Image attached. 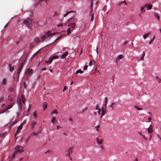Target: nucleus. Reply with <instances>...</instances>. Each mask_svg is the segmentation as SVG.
<instances>
[{
    "mask_svg": "<svg viewBox=\"0 0 161 161\" xmlns=\"http://www.w3.org/2000/svg\"><path fill=\"white\" fill-rule=\"evenodd\" d=\"M34 22V21L33 19H26L24 20L23 23H24L29 28L31 29V25L32 24V23Z\"/></svg>",
    "mask_w": 161,
    "mask_h": 161,
    "instance_id": "f257e3e1",
    "label": "nucleus"
},
{
    "mask_svg": "<svg viewBox=\"0 0 161 161\" xmlns=\"http://www.w3.org/2000/svg\"><path fill=\"white\" fill-rule=\"evenodd\" d=\"M15 154H16L17 153H22L24 150L23 149V148L20 146H17L15 148Z\"/></svg>",
    "mask_w": 161,
    "mask_h": 161,
    "instance_id": "f03ea898",
    "label": "nucleus"
},
{
    "mask_svg": "<svg viewBox=\"0 0 161 161\" xmlns=\"http://www.w3.org/2000/svg\"><path fill=\"white\" fill-rule=\"evenodd\" d=\"M72 20L73 22L74 21V18H71L67 20L68 22L69 23L68 25L70 26L71 27L74 28L75 27V24L74 23H71V20Z\"/></svg>",
    "mask_w": 161,
    "mask_h": 161,
    "instance_id": "7ed1b4c3",
    "label": "nucleus"
},
{
    "mask_svg": "<svg viewBox=\"0 0 161 161\" xmlns=\"http://www.w3.org/2000/svg\"><path fill=\"white\" fill-rule=\"evenodd\" d=\"M24 63H21L19 67L18 70H17V74H18V80H19V74L20 73L22 69V68L23 66Z\"/></svg>",
    "mask_w": 161,
    "mask_h": 161,
    "instance_id": "20e7f679",
    "label": "nucleus"
},
{
    "mask_svg": "<svg viewBox=\"0 0 161 161\" xmlns=\"http://www.w3.org/2000/svg\"><path fill=\"white\" fill-rule=\"evenodd\" d=\"M24 124V122H23L19 125V126H18L17 128L16 132L14 134L15 136H16L17 134L20 131V130L22 128H23V125Z\"/></svg>",
    "mask_w": 161,
    "mask_h": 161,
    "instance_id": "39448f33",
    "label": "nucleus"
},
{
    "mask_svg": "<svg viewBox=\"0 0 161 161\" xmlns=\"http://www.w3.org/2000/svg\"><path fill=\"white\" fill-rule=\"evenodd\" d=\"M72 148L70 147L66 151L67 153L66 155L68 157H69L70 159L71 160L72 159L70 157V154L72 153Z\"/></svg>",
    "mask_w": 161,
    "mask_h": 161,
    "instance_id": "423d86ee",
    "label": "nucleus"
},
{
    "mask_svg": "<svg viewBox=\"0 0 161 161\" xmlns=\"http://www.w3.org/2000/svg\"><path fill=\"white\" fill-rule=\"evenodd\" d=\"M103 139H100L99 138H96L97 143V144L99 145H101L103 144Z\"/></svg>",
    "mask_w": 161,
    "mask_h": 161,
    "instance_id": "0eeeda50",
    "label": "nucleus"
},
{
    "mask_svg": "<svg viewBox=\"0 0 161 161\" xmlns=\"http://www.w3.org/2000/svg\"><path fill=\"white\" fill-rule=\"evenodd\" d=\"M153 5L151 4H148L147 3H146L145 5V7L147 8V10H150L151 9Z\"/></svg>",
    "mask_w": 161,
    "mask_h": 161,
    "instance_id": "6e6552de",
    "label": "nucleus"
},
{
    "mask_svg": "<svg viewBox=\"0 0 161 161\" xmlns=\"http://www.w3.org/2000/svg\"><path fill=\"white\" fill-rule=\"evenodd\" d=\"M47 103L46 102H44L43 103L42 107L44 111H45L46 109L47 108Z\"/></svg>",
    "mask_w": 161,
    "mask_h": 161,
    "instance_id": "1a4fd4ad",
    "label": "nucleus"
},
{
    "mask_svg": "<svg viewBox=\"0 0 161 161\" xmlns=\"http://www.w3.org/2000/svg\"><path fill=\"white\" fill-rule=\"evenodd\" d=\"M15 89V87H11L8 88V91L11 93L14 92Z\"/></svg>",
    "mask_w": 161,
    "mask_h": 161,
    "instance_id": "9d476101",
    "label": "nucleus"
},
{
    "mask_svg": "<svg viewBox=\"0 0 161 161\" xmlns=\"http://www.w3.org/2000/svg\"><path fill=\"white\" fill-rule=\"evenodd\" d=\"M18 106H19V109L21 110L22 108V103H21V101L20 99L18 101Z\"/></svg>",
    "mask_w": 161,
    "mask_h": 161,
    "instance_id": "9b49d317",
    "label": "nucleus"
},
{
    "mask_svg": "<svg viewBox=\"0 0 161 161\" xmlns=\"http://www.w3.org/2000/svg\"><path fill=\"white\" fill-rule=\"evenodd\" d=\"M8 67H9V70L10 71H14V68L13 66H12V65L11 64H8Z\"/></svg>",
    "mask_w": 161,
    "mask_h": 161,
    "instance_id": "f8f14e48",
    "label": "nucleus"
},
{
    "mask_svg": "<svg viewBox=\"0 0 161 161\" xmlns=\"http://www.w3.org/2000/svg\"><path fill=\"white\" fill-rule=\"evenodd\" d=\"M68 54V52H66L64 53H63V54L61 56V58L62 59L64 58Z\"/></svg>",
    "mask_w": 161,
    "mask_h": 161,
    "instance_id": "ddd939ff",
    "label": "nucleus"
},
{
    "mask_svg": "<svg viewBox=\"0 0 161 161\" xmlns=\"http://www.w3.org/2000/svg\"><path fill=\"white\" fill-rule=\"evenodd\" d=\"M34 41L36 44L39 43L40 41L39 38L38 37L36 38L34 40Z\"/></svg>",
    "mask_w": 161,
    "mask_h": 161,
    "instance_id": "4468645a",
    "label": "nucleus"
},
{
    "mask_svg": "<svg viewBox=\"0 0 161 161\" xmlns=\"http://www.w3.org/2000/svg\"><path fill=\"white\" fill-rule=\"evenodd\" d=\"M36 122L35 121H33L32 122L31 125V129L33 130L34 129V125L36 124Z\"/></svg>",
    "mask_w": 161,
    "mask_h": 161,
    "instance_id": "2eb2a0df",
    "label": "nucleus"
},
{
    "mask_svg": "<svg viewBox=\"0 0 161 161\" xmlns=\"http://www.w3.org/2000/svg\"><path fill=\"white\" fill-rule=\"evenodd\" d=\"M52 62V59L50 58L48 60H46L45 61V62L46 64H51Z\"/></svg>",
    "mask_w": 161,
    "mask_h": 161,
    "instance_id": "dca6fc26",
    "label": "nucleus"
},
{
    "mask_svg": "<svg viewBox=\"0 0 161 161\" xmlns=\"http://www.w3.org/2000/svg\"><path fill=\"white\" fill-rule=\"evenodd\" d=\"M148 132L150 134H151L152 133V129L151 127V125L149 126V127L147 129Z\"/></svg>",
    "mask_w": 161,
    "mask_h": 161,
    "instance_id": "f3484780",
    "label": "nucleus"
},
{
    "mask_svg": "<svg viewBox=\"0 0 161 161\" xmlns=\"http://www.w3.org/2000/svg\"><path fill=\"white\" fill-rule=\"evenodd\" d=\"M71 12H73V13H75V11H69V12H66V13L64 15V17H66L70 13H71Z\"/></svg>",
    "mask_w": 161,
    "mask_h": 161,
    "instance_id": "a211bd4d",
    "label": "nucleus"
},
{
    "mask_svg": "<svg viewBox=\"0 0 161 161\" xmlns=\"http://www.w3.org/2000/svg\"><path fill=\"white\" fill-rule=\"evenodd\" d=\"M50 58L51 59H52V60H53L54 59H58V57L57 55H55L51 57Z\"/></svg>",
    "mask_w": 161,
    "mask_h": 161,
    "instance_id": "6ab92c4d",
    "label": "nucleus"
},
{
    "mask_svg": "<svg viewBox=\"0 0 161 161\" xmlns=\"http://www.w3.org/2000/svg\"><path fill=\"white\" fill-rule=\"evenodd\" d=\"M51 32V31H45V33L46 34V35L48 37H49L50 36H51V35H50Z\"/></svg>",
    "mask_w": 161,
    "mask_h": 161,
    "instance_id": "aec40b11",
    "label": "nucleus"
},
{
    "mask_svg": "<svg viewBox=\"0 0 161 161\" xmlns=\"http://www.w3.org/2000/svg\"><path fill=\"white\" fill-rule=\"evenodd\" d=\"M150 33H147L145 34L143 36L144 39H145L148 36L150 35Z\"/></svg>",
    "mask_w": 161,
    "mask_h": 161,
    "instance_id": "412c9836",
    "label": "nucleus"
},
{
    "mask_svg": "<svg viewBox=\"0 0 161 161\" xmlns=\"http://www.w3.org/2000/svg\"><path fill=\"white\" fill-rule=\"evenodd\" d=\"M90 11H91L90 10ZM92 11L91 13V12H90V16L91 15V20L92 21H93V19H94V14H92Z\"/></svg>",
    "mask_w": 161,
    "mask_h": 161,
    "instance_id": "4be33fe9",
    "label": "nucleus"
},
{
    "mask_svg": "<svg viewBox=\"0 0 161 161\" xmlns=\"http://www.w3.org/2000/svg\"><path fill=\"white\" fill-rule=\"evenodd\" d=\"M7 83V80L6 79L4 78L3 79L2 82V84L3 85H6Z\"/></svg>",
    "mask_w": 161,
    "mask_h": 161,
    "instance_id": "5701e85b",
    "label": "nucleus"
},
{
    "mask_svg": "<svg viewBox=\"0 0 161 161\" xmlns=\"http://www.w3.org/2000/svg\"><path fill=\"white\" fill-rule=\"evenodd\" d=\"M32 69H27V73L28 74L30 75L32 72Z\"/></svg>",
    "mask_w": 161,
    "mask_h": 161,
    "instance_id": "b1692460",
    "label": "nucleus"
},
{
    "mask_svg": "<svg viewBox=\"0 0 161 161\" xmlns=\"http://www.w3.org/2000/svg\"><path fill=\"white\" fill-rule=\"evenodd\" d=\"M155 79L159 83H160L161 82V79L159 78L158 76H156L155 77Z\"/></svg>",
    "mask_w": 161,
    "mask_h": 161,
    "instance_id": "393cba45",
    "label": "nucleus"
},
{
    "mask_svg": "<svg viewBox=\"0 0 161 161\" xmlns=\"http://www.w3.org/2000/svg\"><path fill=\"white\" fill-rule=\"evenodd\" d=\"M46 36L45 35H43L41 38V41H43L46 40Z\"/></svg>",
    "mask_w": 161,
    "mask_h": 161,
    "instance_id": "a878e982",
    "label": "nucleus"
},
{
    "mask_svg": "<svg viewBox=\"0 0 161 161\" xmlns=\"http://www.w3.org/2000/svg\"><path fill=\"white\" fill-rule=\"evenodd\" d=\"M123 58V55L121 54H120L118 56L117 58H116V60H119V59H121Z\"/></svg>",
    "mask_w": 161,
    "mask_h": 161,
    "instance_id": "bb28decb",
    "label": "nucleus"
},
{
    "mask_svg": "<svg viewBox=\"0 0 161 161\" xmlns=\"http://www.w3.org/2000/svg\"><path fill=\"white\" fill-rule=\"evenodd\" d=\"M83 72V71H82L80 69L77 70L75 72V74H77L78 73H82Z\"/></svg>",
    "mask_w": 161,
    "mask_h": 161,
    "instance_id": "cd10ccee",
    "label": "nucleus"
},
{
    "mask_svg": "<svg viewBox=\"0 0 161 161\" xmlns=\"http://www.w3.org/2000/svg\"><path fill=\"white\" fill-rule=\"evenodd\" d=\"M145 55V53L143 52L142 54V56L140 60L141 61H144V57Z\"/></svg>",
    "mask_w": 161,
    "mask_h": 161,
    "instance_id": "c85d7f7f",
    "label": "nucleus"
},
{
    "mask_svg": "<svg viewBox=\"0 0 161 161\" xmlns=\"http://www.w3.org/2000/svg\"><path fill=\"white\" fill-rule=\"evenodd\" d=\"M154 15L157 19L158 20H159V14L156 13H155L154 14Z\"/></svg>",
    "mask_w": 161,
    "mask_h": 161,
    "instance_id": "c756f323",
    "label": "nucleus"
},
{
    "mask_svg": "<svg viewBox=\"0 0 161 161\" xmlns=\"http://www.w3.org/2000/svg\"><path fill=\"white\" fill-rule=\"evenodd\" d=\"M14 103H12L11 104L9 105L8 107L7 108L8 109H9L11 108L14 105Z\"/></svg>",
    "mask_w": 161,
    "mask_h": 161,
    "instance_id": "7c9ffc66",
    "label": "nucleus"
},
{
    "mask_svg": "<svg viewBox=\"0 0 161 161\" xmlns=\"http://www.w3.org/2000/svg\"><path fill=\"white\" fill-rule=\"evenodd\" d=\"M58 113L57 111L55 110H53L52 112L51 113V114H57Z\"/></svg>",
    "mask_w": 161,
    "mask_h": 161,
    "instance_id": "2f4dec72",
    "label": "nucleus"
},
{
    "mask_svg": "<svg viewBox=\"0 0 161 161\" xmlns=\"http://www.w3.org/2000/svg\"><path fill=\"white\" fill-rule=\"evenodd\" d=\"M102 113L100 116V119H102L103 117V116L105 114V111H104L103 110L102 111Z\"/></svg>",
    "mask_w": 161,
    "mask_h": 161,
    "instance_id": "473e14b6",
    "label": "nucleus"
},
{
    "mask_svg": "<svg viewBox=\"0 0 161 161\" xmlns=\"http://www.w3.org/2000/svg\"><path fill=\"white\" fill-rule=\"evenodd\" d=\"M67 34L69 35L71 33V30L70 28H69L67 29Z\"/></svg>",
    "mask_w": 161,
    "mask_h": 161,
    "instance_id": "72a5a7b5",
    "label": "nucleus"
},
{
    "mask_svg": "<svg viewBox=\"0 0 161 161\" xmlns=\"http://www.w3.org/2000/svg\"><path fill=\"white\" fill-rule=\"evenodd\" d=\"M134 107L137 110H142V108H139V107L135 105Z\"/></svg>",
    "mask_w": 161,
    "mask_h": 161,
    "instance_id": "f704fd0d",
    "label": "nucleus"
},
{
    "mask_svg": "<svg viewBox=\"0 0 161 161\" xmlns=\"http://www.w3.org/2000/svg\"><path fill=\"white\" fill-rule=\"evenodd\" d=\"M107 106L104 105V106L102 108V111L103 110L104 111L106 109Z\"/></svg>",
    "mask_w": 161,
    "mask_h": 161,
    "instance_id": "c9c22d12",
    "label": "nucleus"
},
{
    "mask_svg": "<svg viewBox=\"0 0 161 161\" xmlns=\"http://www.w3.org/2000/svg\"><path fill=\"white\" fill-rule=\"evenodd\" d=\"M33 115L35 117V119H36L37 118V115H36V112L35 111L33 114Z\"/></svg>",
    "mask_w": 161,
    "mask_h": 161,
    "instance_id": "e433bc0d",
    "label": "nucleus"
},
{
    "mask_svg": "<svg viewBox=\"0 0 161 161\" xmlns=\"http://www.w3.org/2000/svg\"><path fill=\"white\" fill-rule=\"evenodd\" d=\"M21 99H22V102H23V103H25V98H24V96L23 95H22L21 96Z\"/></svg>",
    "mask_w": 161,
    "mask_h": 161,
    "instance_id": "4c0bfd02",
    "label": "nucleus"
},
{
    "mask_svg": "<svg viewBox=\"0 0 161 161\" xmlns=\"http://www.w3.org/2000/svg\"><path fill=\"white\" fill-rule=\"evenodd\" d=\"M107 101H108L107 98V97H106L105 98V103L104 104V105H105V106H107Z\"/></svg>",
    "mask_w": 161,
    "mask_h": 161,
    "instance_id": "58836bf2",
    "label": "nucleus"
},
{
    "mask_svg": "<svg viewBox=\"0 0 161 161\" xmlns=\"http://www.w3.org/2000/svg\"><path fill=\"white\" fill-rule=\"evenodd\" d=\"M8 110V108H6L4 110H3L1 112V114H3L4 112H6Z\"/></svg>",
    "mask_w": 161,
    "mask_h": 161,
    "instance_id": "ea45409f",
    "label": "nucleus"
},
{
    "mask_svg": "<svg viewBox=\"0 0 161 161\" xmlns=\"http://www.w3.org/2000/svg\"><path fill=\"white\" fill-rule=\"evenodd\" d=\"M115 105V103H113L110 106V107L111 108L113 109H114V108H113V106Z\"/></svg>",
    "mask_w": 161,
    "mask_h": 161,
    "instance_id": "a19ab883",
    "label": "nucleus"
},
{
    "mask_svg": "<svg viewBox=\"0 0 161 161\" xmlns=\"http://www.w3.org/2000/svg\"><path fill=\"white\" fill-rule=\"evenodd\" d=\"M145 6L144 7H142L141 8V10L142 11H143L144 12H145V10H144Z\"/></svg>",
    "mask_w": 161,
    "mask_h": 161,
    "instance_id": "79ce46f5",
    "label": "nucleus"
},
{
    "mask_svg": "<svg viewBox=\"0 0 161 161\" xmlns=\"http://www.w3.org/2000/svg\"><path fill=\"white\" fill-rule=\"evenodd\" d=\"M155 36H153V38L149 42V44H151V43L153 42V41H154V39L155 38Z\"/></svg>",
    "mask_w": 161,
    "mask_h": 161,
    "instance_id": "37998d69",
    "label": "nucleus"
},
{
    "mask_svg": "<svg viewBox=\"0 0 161 161\" xmlns=\"http://www.w3.org/2000/svg\"><path fill=\"white\" fill-rule=\"evenodd\" d=\"M87 67H88L87 65H85V66H84V68H83V70H86L87 69Z\"/></svg>",
    "mask_w": 161,
    "mask_h": 161,
    "instance_id": "c03bdc74",
    "label": "nucleus"
},
{
    "mask_svg": "<svg viewBox=\"0 0 161 161\" xmlns=\"http://www.w3.org/2000/svg\"><path fill=\"white\" fill-rule=\"evenodd\" d=\"M55 117H53L52 118V119L51 122L53 123H54V121L55 120Z\"/></svg>",
    "mask_w": 161,
    "mask_h": 161,
    "instance_id": "a18cd8bd",
    "label": "nucleus"
},
{
    "mask_svg": "<svg viewBox=\"0 0 161 161\" xmlns=\"http://www.w3.org/2000/svg\"><path fill=\"white\" fill-rule=\"evenodd\" d=\"M34 47V45L33 44H31L30 45V49H31L33 48Z\"/></svg>",
    "mask_w": 161,
    "mask_h": 161,
    "instance_id": "49530a36",
    "label": "nucleus"
},
{
    "mask_svg": "<svg viewBox=\"0 0 161 161\" xmlns=\"http://www.w3.org/2000/svg\"><path fill=\"white\" fill-rule=\"evenodd\" d=\"M66 89H67V87L66 86H64V88H63V92H64V91L66 90Z\"/></svg>",
    "mask_w": 161,
    "mask_h": 161,
    "instance_id": "de8ad7c7",
    "label": "nucleus"
},
{
    "mask_svg": "<svg viewBox=\"0 0 161 161\" xmlns=\"http://www.w3.org/2000/svg\"><path fill=\"white\" fill-rule=\"evenodd\" d=\"M37 134V133H36L35 132H34L32 133V135H33L34 136H35Z\"/></svg>",
    "mask_w": 161,
    "mask_h": 161,
    "instance_id": "09e8293b",
    "label": "nucleus"
},
{
    "mask_svg": "<svg viewBox=\"0 0 161 161\" xmlns=\"http://www.w3.org/2000/svg\"><path fill=\"white\" fill-rule=\"evenodd\" d=\"M100 125H98L96 127V129L97 130H99V129H98V128L99 127Z\"/></svg>",
    "mask_w": 161,
    "mask_h": 161,
    "instance_id": "8fccbe9b",
    "label": "nucleus"
},
{
    "mask_svg": "<svg viewBox=\"0 0 161 161\" xmlns=\"http://www.w3.org/2000/svg\"><path fill=\"white\" fill-rule=\"evenodd\" d=\"M56 34V32H54V33L51 34L50 35H51V36H54Z\"/></svg>",
    "mask_w": 161,
    "mask_h": 161,
    "instance_id": "3c124183",
    "label": "nucleus"
},
{
    "mask_svg": "<svg viewBox=\"0 0 161 161\" xmlns=\"http://www.w3.org/2000/svg\"><path fill=\"white\" fill-rule=\"evenodd\" d=\"M128 41H126L124 42L123 45H125L127 44L128 43Z\"/></svg>",
    "mask_w": 161,
    "mask_h": 161,
    "instance_id": "603ef678",
    "label": "nucleus"
},
{
    "mask_svg": "<svg viewBox=\"0 0 161 161\" xmlns=\"http://www.w3.org/2000/svg\"><path fill=\"white\" fill-rule=\"evenodd\" d=\"M16 154H15V152H14V153L13 155V156H12V158H14Z\"/></svg>",
    "mask_w": 161,
    "mask_h": 161,
    "instance_id": "864d4df0",
    "label": "nucleus"
},
{
    "mask_svg": "<svg viewBox=\"0 0 161 161\" xmlns=\"http://www.w3.org/2000/svg\"><path fill=\"white\" fill-rule=\"evenodd\" d=\"M41 131V130H40L38 131H37L36 132V133H37V134L38 133H40Z\"/></svg>",
    "mask_w": 161,
    "mask_h": 161,
    "instance_id": "5fc2aeb1",
    "label": "nucleus"
},
{
    "mask_svg": "<svg viewBox=\"0 0 161 161\" xmlns=\"http://www.w3.org/2000/svg\"><path fill=\"white\" fill-rule=\"evenodd\" d=\"M92 65V62L91 61H90L89 64V65L91 66Z\"/></svg>",
    "mask_w": 161,
    "mask_h": 161,
    "instance_id": "6e6d98bb",
    "label": "nucleus"
},
{
    "mask_svg": "<svg viewBox=\"0 0 161 161\" xmlns=\"http://www.w3.org/2000/svg\"><path fill=\"white\" fill-rule=\"evenodd\" d=\"M3 100V97H0V102L2 101Z\"/></svg>",
    "mask_w": 161,
    "mask_h": 161,
    "instance_id": "4d7b16f0",
    "label": "nucleus"
},
{
    "mask_svg": "<svg viewBox=\"0 0 161 161\" xmlns=\"http://www.w3.org/2000/svg\"><path fill=\"white\" fill-rule=\"evenodd\" d=\"M24 87L25 88H26V84L25 82H24Z\"/></svg>",
    "mask_w": 161,
    "mask_h": 161,
    "instance_id": "13d9d810",
    "label": "nucleus"
},
{
    "mask_svg": "<svg viewBox=\"0 0 161 161\" xmlns=\"http://www.w3.org/2000/svg\"><path fill=\"white\" fill-rule=\"evenodd\" d=\"M31 104H29V109L27 111V112H29V110H30L31 107Z\"/></svg>",
    "mask_w": 161,
    "mask_h": 161,
    "instance_id": "bf43d9fd",
    "label": "nucleus"
},
{
    "mask_svg": "<svg viewBox=\"0 0 161 161\" xmlns=\"http://www.w3.org/2000/svg\"><path fill=\"white\" fill-rule=\"evenodd\" d=\"M98 105H96V110L99 109H98Z\"/></svg>",
    "mask_w": 161,
    "mask_h": 161,
    "instance_id": "052dcab7",
    "label": "nucleus"
},
{
    "mask_svg": "<svg viewBox=\"0 0 161 161\" xmlns=\"http://www.w3.org/2000/svg\"><path fill=\"white\" fill-rule=\"evenodd\" d=\"M63 25V24L62 23H61L60 24L58 25V26H62Z\"/></svg>",
    "mask_w": 161,
    "mask_h": 161,
    "instance_id": "680f3d73",
    "label": "nucleus"
},
{
    "mask_svg": "<svg viewBox=\"0 0 161 161\" xmlns=\"http://www.w3.org/2000/svg\"><path fill=\"white\" fill-rule=\"evenodd\" d=\"M13 101V99L12 98H10L9 99V101L10 102H12Z\"/></svg>",
    "mask_w": 161,
    "mask_h": 161,
    "instance_id": "e2e57ef3",
    "label": "nucleus"
},
{
    "mask_svg": "<svg viewBox=\"0 0 161 161\" xmlns=\"http://www.w3.org/2000/svg\"><path fill=\"white\" fill-rule=\"evenodd\" d=\"M97 113L96 112H93V116H96V115H97Z\"/></svg>",
    "mask_w": 161,
    "mask_h": 161,
    "instance_id": "0e129e2a",
    "label": "nucleus"
},
{
    "mask_svg": "<svg viewBox=\"0 0 161 161\" xmlns=\"http://www.w3.org/2000/svg\"><path fill=\"white\" fill-rule=\"evenodd\" d=\"M62 37V36H59V37H58L57 38V39H56V40H59V39L61 37Z\"/></svg>",
    "mask_w": 161,
    "mask_h": 161,
    "instance_id": "69168bd1",
    "label": "nucleus"
},
{
    "mask_svg": "<svg viewBox=\"0 0 161 161\" xmlns=\"http://www.w3.org/2000/svg\"><path fill=\"white\" fill-rule=\"evenodd\" d=\"M142 137H143L145 140H147V138L144 136H143V135H142Z\"/></svg>",
    "mask_w": 161,
    "mask_h": 161,
    "instance_id": "338daca9",
    "label": "nucleus"
},
{
    "mask_svg": "<svg viewBox=\"0 0 161 161\" xmlns=\"http://www.w3.org/2000/svg\"><path fill=\"white\" fill-rule=\"evenodd\" d=\"M98 111L97 112L98 113V114H100V112H101V109H98Z\"/></svg>",
    "mask_w": 161,
    "mask_h": 161,
    "instance_id": "774afa93",
    "label": "nucleus"
}]
</instances>
